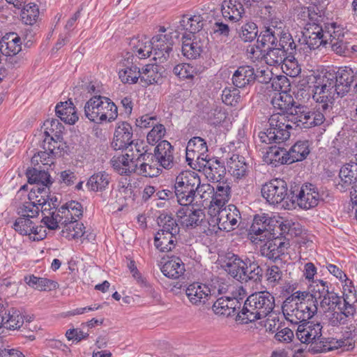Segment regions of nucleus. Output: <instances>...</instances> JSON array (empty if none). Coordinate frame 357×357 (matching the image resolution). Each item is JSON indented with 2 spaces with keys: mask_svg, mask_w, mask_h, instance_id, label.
I'll return each mask as SVG.
<instances>
[{
  "mask_svg": "<svg viewBox=\"0 0 357 357\" xmlns=\"http://www.w3.org/2000/svg\"><path fill=\"white\" fill-rule=\"evenodd\" d=\"M240 1V0L224 1L221 8L223 17L232 20H238L244 13L243 7L245 6V4Z\"/></svg>",
  "mask_w": 357,
  "mask_h": 357,
  "instance_id": "nucleus-37",
  "label": "nucleus"
},
{
  "mask_svg": "<svg viewBox=\"0 0 357 357\" xmlns=\"http://www.w3.org/2000/svg\"><path fill=\"white\" fill-rule=\"evenodd\" d=\"M204 26V18L201 15H184L179 21L177 26L178 31H188V34L195 35L202 29ZM185 34H187L186 33Z\"/></svg>",
  "mask_w": 357,
  "mask_h": 357,
  "instance_id": "nucleus-29",
  "label": "nucleus"
},
{
  "mask_svg": "<svg viewBox=\"0 0 357 357\" xmlns=\"http://www.w3.org/2000/svg\"><path fill=\"white\" fill-rule=\"evenodd\" d=\"M84 116L91 122L101 124L111 123L118 117V107L109 98L100 95L88 100L84 107Z\"/></svg>",
  "mask_w": 357,
  "mask_h": 357,
  "instance_id": "nucleus-3",
  "label": "nucleus"
},
{
  "mask_svg": "<svg viewBox=\"0 0 357 357\" xmlns=\"http://www.w3.org/2000/svg\"><path fill=\"white\" fill-rule=\"evenodd\" d=\"M153 48L164 50V52H171L173 43L168 35L160 34L152 38Z\"/></svg>",
  "mask_w": 357,
  "mask_h": 357,
  "instance_id": "nucleus-60",
  "label": "nucleus"
},
{
  "mask_svg": "<svg viewBox=\"0 0 357 357\" xmlns=\"http://www.w3.org/2000/svg\"><path fill=\"white\" fill-rule=\"evenodd\" d=\"M324 27L318 26L310 27L307 31L308 37L307 47L310 50H316L320 46H325L329 43L332 50L337 54L344 56H350V43L343 40L340 37L341 30L337 27L335 23L325 24Z\"/></svg>",
  "mask_w": 357,
  "mask_h": 357,
  "instance_id": "nucleus-1",
  "label": "nucleus"
},
{
  "mask_svg": "<svg viewBox=\"0 0 357 357\" xmlns=\"http://www.w3.org/2000/svg\"><path fill=\"white\" fill-rule=\"evenodd\" d=\"M199 185V176L192 171L181 172L176 178L174 194L178 203L188 206L195 201V193Z\"/></svg>",
  "mask_w": 357,
  "mask_h": 357,
  "instance_id": "nucleus-7",
  "label": "nucleus"
},
{
  "mask_svg": "<svg viewBox=\"0 0 357 357\" xmlns=\"http://www.w3.org/2000/svg\"><path fill=\"white\" fill-rule=\"evenodd\" d=\"M40 208L38 203L35 204L32 202H26L18 208V214L20 217L26 218H33L38 215Z\"/></svg>",
  "mask_w": 357,
  "mask_h": 357,
  "instance_id": "nucleus-59",
  "label": "nucleus"
},
{
  "mask_svg": "<svg viewBox=\"0 0 357 357\" xmlns=\"http://www.w3.org/2000/svg\"><path fill=\"white\" fill-rule=\"evenodd\" d=\"M204 40L199 35L183 34L182 36V53L190 59L199 57L203 51Z\"/></svg>",
  "mask_w": 357,
  "mask_h": 357,
  "instance_id": "nucleus-18",
  "label": "nucleus"
},
{
  "mask_svg": "<svg viewBox=\"0 0 357 357\" xmlns=\"http://www.w3.org/2000/svg\"><path fill=\"white\" fill-rule=\"evenodd\" d=\"M137 151V162L136 170L134 173L137 175L146 177H154L159 174L160 169L154 165H150L148 162L152 160L153 156L151 153H147L146 151L141 153L138 148H136Z\"/></svg>",
  "mask_w": 357,
  "mask_h": 357,
  "instance_id": "nucleus-21",
  "label": "nucleus"
},
{
  "mask_svg": "<svg viewBox=\"0 0 357 357\" xmlns=\"http://www.w3.org/2000/svg\"><path fill=\"white\" fill-rule=\"evenodd\" d=\"M282 313L286 319L292 324H298L303 322L301 303L284 301L282 306Z\"/></svg>",
  "mask_w": 357,
  "mask_h": 357,
  "instance_id": "nucleus-42",
  "label": "nucleus"
},
{
  "mask_svg": "<svg viewBox=\"0 0 357 357\" xmlns=\"http://www.w3.org/2000/svg\"><path fill=\"white\" fill-rule=\"evenodd\" d=\"M339 97L341 96L337 89L330 90L326 86L317 84L314 86L312 98L324 112L332 109L334 100Z\"/></svg>",
  "mask_w": 357,
  "mask_h": 357,
  "instance_id": "nucleus-19",
  "label": "nucleus"
},
{
  "mask_svg": "<svg viewBox=\"0 0 357 357\" xmlns=\"http://www.w3.org/2000/svg\"><path fill=\"white\" fill-rule=\"evenodd\" d=\"M284 243L280 241H268L260 249L261 255L268 259L275 261L283 254Z\"/></svg>",
  "mask_w": 357,
  "mask_h": 357,
  "instance_id": "nucleus-44",
  "label": "nucleus"
},
{
  "mask_svg": "<svg viewBox=\"0 0 357 357\" xmlns=\"http://www.w3.org/2000/svg\"><path fill=\"white\" fill-rule=\"evenodd\" d=\"M133 130L131 125L126 121L117 123L112 146L115 150L128 149L133 151V146L137 148V144H134L132 139Z\"/></svg>",
  "mask_w": 357,
  "mask_h": 357,
  "instance_id": "nucleus-10",
  "label": "nucleus"
},
{
  "mask_svg": "<svg viewBox=\"0 0 357 357\" xmlns=\"http://www.w3.org/2000/svg\"><path fill=\"white\" fill-rule=\"evenodd\" d=\"M241 218V213L237 207L234 204H229L217 211L215 221L220 230L230 231L237 226Z\"/></svg>",
  "mask_w": 357,
  "mask_h": 357,
  "instance_id": "nucleus-13",
  "label": "nucleus"
},
{
  "mask_svg": "<svg viewBox=\"0 0 357 357\" xmlns=\"http://www.w3.org/2000/svg\"><path fill=\"white\" fill-rule=\"evenodd\" d=\"M185 291L189 302L195 306L205 305L215 295V287L211 288L200 282H193L188 285Z\"/></svg>",
  "mask_w": 357,
  "mask_h": 357,
  "instance_id": "nucleus-11",
  "label": "nucleus"
},
{
  "mask_svg": "<svg viewBox=\"0 0 357 357\" xmlns=\"http://www.w3.org/2000/svg\"><path fill=\"white\" fill-rule=\"evenodd\" d=\"M161 271L167 278L178 279L185 271V264L180 258L172 257L163 264Z\"/></svg>",
  "mask_w": 357,
  "mask_h": 357,
  "instance_id": "nucleus-35",
  "label": "nucleus"
},
{
  "mask_svg": "<svg viewBox=\"0 0 357 357\" xmlns=\"http://www.w3.org/2000/svg\"><path fill=\"white\" fill-rule=\"evenodd\" d=\"M173 151V146L167 140L161 141L155 148V157L165 169H169L174 167Z\"/></svg>",
  "mask_w": 357,
  "mask_h": 357,
  "instance_id": "nucleus-24",
  "label": "nucleus"
},
{
  "mask_svg": "<svg viewBox=\"0 0 357 357\" xmlns=\"http://www.w3.org/2000/svg\"><path fill=\"white\" fill-rule=\"evenodd\" d=\"M311 110L305 106H296L294 112L289 114L290 123L293 125V130L297 128H310L312 127Z\"/></svg>",
  "mask_w": 357,
  "mask_h": 357,
  "instance_id": "nucleus-22",
  "label": "nucleus"
},
{
  "mask_svg": "<svg viewBox=\"0 0 357 357\" xmlns=\"http://www.w3.org/2000/svg\"><path fill=\"white\" fill-rule=\"evenodd\" d=\"M317 8L314 6L302 7L298 14L299 18L304 21H307L305 32L303 33L305 37V44L307 45L308 37L307 36V31L310 27L315 26L324 27V25L321 24L323 22V17L317 11Z\"/></svg>",
  "mask_w": 357,
  "mask_h": 357,
  "instance_id": "nucleus-26",
  "label": "nucleus"
},
{
  "mask_svg": "<svg viewBox=\"0 0 357 357\" xmlns=\"http://www.w3.org/2000/svg\"><path fill=\"white\" fill-rule=\"evenodd\" d=\"M257 43H260L262 47L273 45L278 46L282 50H285L287 54L291 55L296 50V43L291 34L285 30L284 22H279L278 25H273L271 27H266L261 31Z\"/></svg>",
  "mask_w": 357,
  "mask_h": 357,
  "instance_id": "nucleus-5",
  "label": "nucleus"
},
{
  "mask_svg": "<svg viewBox=\"0 0 357 357\" xmlns=\"http://www.w3.org/2000/svg\"><path fill=\"white\" fill-rule=\"evenodd\" d=\"M307 324L310 342H319L320 344L324 343L325 339L322 337V326L321 324L319 323L312 324L310 322H307Z\"/></svg>",
  "mask_w": 357,
  "mask_h": 357,
  "instance_id": "nucleus-64",
  "label": "nucleus"
},
{
  "mask_svg": "<svg viewBox=\"0 0 357 357\" xmlns=\"http://www.w3.org/2000/svg\"><path fill=\"white\" fill-rule=\"evenodd\" d=\"M288 115L276 113L268 119L267 128L259 133V137L263 143H281L290 137L293 125L291 124Z\"/></svg>",
  "mask_w": 357,
  "mask_h": 357,
  "instance_id": "nucleus-4",
  "label": "nucleus"
},
{
  "mask_svg": "<svg viewBox=\"0 0 357 357\" xmlns=\"http://www.w3.org/2000/svg\"><path fill=\"white\" fill-rule=\"evenodd\" d=\"M335 75L337 76V91L342 97L350 90L351 84L354 82V71L351 68L345 67L335 70Z\"/></svg>",
  "mask_w": 357,
  "mask_h": 357,
  "instance_id": "nucleus-30",
  "label": "nucleus"
},
{
  "mask_svg": "<svg viewBox=\"0 0 357 357\" xmlns=\"http://www.w3.org/2000/svg\"><path fill=\"white\" fill-rule=\"evenodd\" d=\"M179 235L158 231L154 237V245L162 252L172 251L178 243Z\"/></svg>",
  "mask_w": 357,
  "mask_h": 357,
  "instance_id": "nucleus-28",
  "label": "nucleus"
},
{
  "mask_svg": "<svg viewBox=\"0 0 357 357\" xmlns=\"http://www.w3.org/2000/svg\"><path fill=\"white\" fill-rule=\"evenodd\" d=\"M49 214L51 215L43 217L42 222H43L48 229L52 230L58 229L59 225L64 227L70 222L75 220L66 203L58 209L56 208L54 212H50Z\"/></svg>",
  "mask_w": 357,
  "mask_h": 357,
  "instance_id": "nucleus-14",
  "label": "nucleus"
},
{
  "mask_svg": "<svg viewBox=\"0 0 357 357\" xmlns=\"http://www.w3.org/2000/svg\"><path fill=\"white\" fill-rule=\"evenodd\" d=\"M21 50V38L16 33H8L0 40V52L3 56L18 54Z\"/></svg>",
  "mask_w": 357,
  "mask_h": 357,
  "instance_id": "nucleus-25",
  "label": "nucleus"
},
{
  "mask_svg": "<svg viewBox=\"0 0 357 357\" xmlns=\"http://www.w3.org/2000/svg\"><path fill=\"white\" fill-rule=\"evenodd\" d=\"M245 266H244V276L241 277L239 281L248 282V280H253L255 282L260 281L263 276V269L254 260L246 257Z\"/></svg>",
  "mask_w": 357,
  "mask_h": 357,
  "instance_id": "nucleus-45",
  "label": "nucleus"
},
{
  "mask_svg": "<svg viewBox=\"0 0 357 357\" xmlns=\"http://www.w3.org/2000/svg\"><path fill=\"white\" fill-rule=\"evenodd\" d=\"M12 228L23 236H29L33 241H39L44 239L46 236V230L42 225L36 224L29 218L19 217L13 222Z\"/></svg>",
  "mask_w": 357,
  "mask_h": 357,
  "instance_id": "nucleus-12",
  "label": "nucleus"
},
{
  "mask_svg": "<svg viewBox=\"0 0 357 357\" xmlns=\"http://www.w3.org/2000/svg\"><path fill=\"white\" fill-rule=\"evenodd\" d=\"M201 156V162L203 163L208 158V146L206 142L200 137H194L189 140L187 144Z\"/></svg>",
  "mask_w": 357,
  "mask_h": 357,
  "instance_id": "nucleus-53",
  "label": "nucleus"
},
{
  "mask_svg": "<svg viewBox=\"0 0 357 357\" xmlns=\"http://www.w3.org/2000/svg\"><path fill=\"white\" fill-rule=\"evenodd\" d=\"M207 177L213 182H219L225 174V168L222 166L219 160L215 158H207L202 163Z\"/></svg>",
  "mask_w": 357,
  "mask_h": 357,
  "instance_id": "nucleus-33",
  "label": "nucleus"
},
{
  "mask_svg": "<svg viewBox=\"0 0 357 357\" xmlns=\"http://www.w3.org/2000/svg\"><path fill=\"white\" fill-rule=\"evenodd\" d=\"M287 151L283 148L272 146L264 156V161L267 164L277 167L280 165L288 164Z\"/></svg>",
  "mask_w": 357,
  "mask_h": 357,
  "instance_id": "nucleus-38",
  "label": "nucleus"
},
{
  "mask_svg": "<svg viewBox=\"0 0 357 357\" xmlns=\"http://www.w3.org/2000/svg\"><path fill=\"white\" fill-rule=\"evenodd\" d=\"M317 303L318 302L308 301L307 303H301V313L304 314L301 316L303 322L307 321L317 314L318 310Z\"/></svg>",
  "mask_w": 357,
  "mask_h": 357,
  "instance_id": "nucleus-63",
  "label": "nucleus"
},
{
  "mask_svg": "<svg viewBox=\"0 0 357 357\" xmlns=\"http://www.w3.org/2000/svg\"><path fill=\"white\" fill-rule=\"evenodd\" d=\"M259 17L269 22V24L266 27H271L278 25L279 22H283L277 17L276 8L270 5L261 7L258 11Z\"/></svg>",
  "mask_w": 357,
  "mask_h": 357,
  "instance_id": "nucleus-54",
  "label": "nucleus"
},
{
  "mask_svg": "<svg viewBox=\"0 0 357 357\" xmlns=\"http://www.w3.org/2000/svg\"><path fill=\"white\" fill-rule=\"evenodd\" d=\"M173 73L182 79H192L195 74V69L188 63H179L176 65Z\"/></svg>",
  "mask_w": 357,
  "mask_h": 357,
  "instance_id": "nucleus-62",
  "label": "nucleus"
},
{
  "mask_svg": "<svg viewBox=\"0 0 357 357\" xmlns=\"http://www.w3.org/2000/svg\"><path fill=\"white\" fill-rule=\"evenodd\" d=\"M50 125L51 128L50 130L54 132V127H56V130L54 134L50 135L48 131L44 132V135L45 136L42 144V147L44 150L47 151L51 154H54V151L56 147H59V144L61 142V137L60 132H61V128H63L62 125L59 122L57 119H52L51 121H47L45 123V126Z\"/></svg>",
  "mask_w": 357,
  "mask_h": 357,
  "instance_id": "nucleus-20",
  "label": "nucleus"
},
{
  "mask_svg": "<svg viewBox=\"0 0 357 357\" xmlns=\"http://www.w3.org/2000/svg\"><path fill=\"white\" fill-rule=\"evenodd\" d=\"M266 53L262 55L265 62L269 66L282 65L285 59L288 58L285 50H282L278 46L269 45Z\"/></svg>",
  "mask_w": 357,
  "mask_h": 357,
  "instance_id": "nucleus-43",
  "label": "nucleus"
},
{
  "mask_svg": "<svg viewBox=\"0 0 357 357\" xmlns=\"http://www.w3.org/2000/svg\"><path fill=\"white\" fill-rule=\"evenodd\" d=\"M213 193L214 187L208 183L201 184V181L199 180V185L196 189L195 193L196 204L201 205L204 207H206L208 205L210 206V202L213 198Z\"/></svg>",
  "mask_w": 357,
  "mask_h": 357,
  "instance_id": "nucleus-46",
  "label": "nucleus"
},
{
  "mask_svg": "<svg viewBox=\"0 0 357 357\" xmlns=\"http://www.w3.org/2000/svg\"><path fill=\"white\" fill-rule=\"evenodd\" d=\"M137 151H128L125 155H114L111 159L114 169L121 175H130L136 170Z\"/></svg>",
  "mask_w": 357,
  "mask_h": 357,
  "instance_id": "nucleus-17",
  "label": "nucleus"
},
{
  "mask_svg": "<svg viewBox=\"0 0 357 357\" xmlns=\"http://www.w3.org/2000/svg\"><path fill=\"white\" fill-rule=\"evenodd\" d=\"M310 289L313 299H316L317 301L318 299L324 298L331 291L328 282L321 280H312L310 284Z\"/></svg>",
  "mask_w": 357,
  "mask_h": 357,
  "instance_id": "nucleus-55",
  "label": "nucleus"
},
{
  "mask_svg": "<svg viewBox=\"0 0 357 357\" xmlns=\"http://www.w3.org/2000/svg\"><path fill=\"white\" fill-rule=\"evenodd\" d=\"M130 50L135 53V56L142 59L149 57L153 52L152 40L146 38L140 40L139 38H133L130 40Z\"/></svg>",
  "mask_w": 357,
  "mask_h": 357,
  "instance_id": "nucleus-32",
  "label": "nucleus"
},
{
  "mask_svg": "<svg viewBox=\"0 0 357 357\" xmlns=\"http://www.w3.org/2000/svg\"><path fill=\"white\" fill-rule=\"evenodd\" d=\"M140 76V69L136 66H126L119 72V79L124 84H135Z\"/></svg>",
  "mask_w": 357,
  "mask_h": 357,
  "instance_id": "nucleus-50",
  "label": "nucleus"
},
{
  "mask_svg": "<svg viewBox=\"0 0 357 357\" xmlns=\"http://www.w3.org/2000/svg\"><path fill=\"white\" fill-rule=\"evenodd\" d=\"M228 171L235 178L241 179L246 176L248 166L244 157L238 154H232L227 160Z\"/></svg>",
  "mask_w": 357,
  "mask_h": 357,
  "instance_id": "nucleus-34",
  "label": "nucleus"
},
{
  "mask_svg": "<svg viewBox=\"0 0 357 357\" xmlns=\"http://www.w3.org/2000/svg\"><path fill=\"white\" fill-rule=\"evenodd\" d=\"M24 281L29 287L39 291L51 290L58 287V283L54 280L36 277L33 275L26 276Z\"/></svg>",
  "mask_w": 357,
  "mask_h": 357,
  "instance_id": "nucleus-47",
  "label": "nucleus"
},
{
  "mask_svg": "<svg viewBox=\"0 0 357 357\" xmlns=\"http://www.w3.org/2000/svg\"><path fill=\"white\" fill-rule=\"evenodd\" d=\"M26 176L29 183H36L45 187H49L52 183L50 175L45 170L36 168L28 169Z\"/></svg>",
  "mask_w": 357,
  "mask_h": 357,
  "instance_id": "nucleus-49",
  "label": "nucleus"
},
{
  "mask_svg": "<svg viewBox=\"0 0 357 357\" xmlns=\"http://www.w3.org/2000/svg\"><path fill=\"white\" fill-rule=\"evenodd\" d=\"M242 298L221 297L216 300L213 305V310L216 314L229 317L238 315L241 304ZM238 319V316H237Z\"/></svg>",
  "mask_w": 357,
  "mask_h": 357,
  "instance_id": "nucleus-16",
  "label": "nucleus"
},
{
  "mask_svg": "<svg viewBox=\"0 0 357 357\" xmlns=\"http://www.w3.org/2000/svg\"><path fill=\"white\" fill-rule=\"evenodd\" d=\"M275 298L268 291L251 294L244 302L238 320L243 323L254 321L267 317L274 309Z\"/></svg>",
  "mask_w": 357,
  "mask_h": 357,
  "instance_id": "nucleus-2",
  "label": "nucleus"
},
{
  "mask_svg": "<svg viewBox=\"0 0 357 357\" xmlns=\"http://www.w3.org/2000/svg\"><path fill=\"white\" fill-rule=\"evenodd\" d=\"M84 225L77 222V220L70 222L68 225L63 227L62 232L66 233V237L69 238H77L83 236Z\"/></svg>",
  "mask_w": 357,
  "mask_h": 357,
  "instance_id": "nucleus-57",
  "label": "nucleus"
},
{
  "mask_svg": "<svg viewBox=\"0 0 357 357\" xmlns=\"http://www.w3.org/2000/svg\"><path fill=\"white\" fill-rule=\"evenodd\" d=\"M55 112L56 116L66 123L72 125L78 120L75 107L70 100L58 103Z\"/></svg>",
  "mask_w": 357,
  "mask_h": 357,
  "instance_id": "nucleus-31",
  "label": "nucleus"
},
{
  "mask_svg": "<svg viewBox=\"0 0 357 357\" xmlns=\"http://www.w3.org/2000/svg\"><path fill=\"white\" fill-rule=\"evenodd\" d=\"M357 185V163L351 161L344 165L339 172V181L335 184L340 192H345Z\"/></svg>",
  "mask_w": 357,
  "mask_h": 357,
  "instance_id": "nucleus-15",
  "label": "nucleus"
},
{
  "mask_svg": "<svg viewBox=\"0 0 357 357\" xmlns=\"http://www.w3.org/2000/svg\"><path fill=\"white\" fill-rule=\"evenodd\" d=\"M256 80L255 70L250 66H242L237 68L232 76V82L238 88L252 84Z\"/></svg>",
  "mask_w": 357,
  "mask_h": 357,
  "instance_id": "nucleus-27",
  "label": "nucleus"
},
{
  "mask_svg": "<svg viewBox=\"0 0 357 357\" xmlns=\"http://www.w3.org/2000/svg\"><path fill=\"white\" fill-rule=\"evenodd\" d=\"M342 298L335 293L333 291H331L328 294L324 296L320 301V305L323 309H325L326 312H330L333 310H336V306L340 305V301Z\"/></svg>",
  "mask_w": 357,
  "mask_h": 357,
  "instance_id": "nucleus-56",
  "label": "nucleus"
},
{
  "mask_svg": "<svg viewBox=\"0 0 357 357\" xmlns=\"http://www.w3.org/2000/svg\"><path fill=\"white\" fill-rule=\"evenodd\" d=\"M245 261L246 258L243 259L237 255L227 252L225 256L224 266L231 277L239 281L241 277L244 276V266L247 264Z\"/></svg>",
  "mask_w": 357,
  "mask_h": 357,
  "instance_id": "nucleus-23",
  "label": "nucleus"
},
{
  "mask_svg": "<svg viewBox=\"0 0 357 357\" xmlns=\"http://www.w3.org/2000/svg\"><path fill=\"white\" fill-rule=\"evenodd\" d=\"M336 77L337 76L335 75L334 70H327L324 73L323 76L319 79V81L317 82V85L326 86V88H328L330 90L337 89Z\"/></svg>",
  "mask_w": 357,
  "mask_h": 357,
  "instance_id": "nucleus-61",
  "label": "nucleus"
},
{
  "mask_svg": "<svg viewBox=\"0 0 357 357\" xmlns=\"http://www.w3.org/2000/svg\"><path fill=\"white\" fill-rule=\"evenodd\" d=\"M3 310H5L3 308ZM0 333H3V328L17 331L19 335L32 341L35 340L34 331L36 326L31 324L30 319L16 308L3 310L1 314Z\"/></svg>",
  "mask_w": 357,
  "mask_h": 357,
  "instance_id": "nucleus-6",
  "label": "nucleus"
},
{
  "mask_svg": "<svg viewBox=\"0 0 357 357\" xmlns=\"http://www.w3.org/2000/svg\"><path fill=\"white\" fill-rule=\"evenodd\" d=\"M290 204L282 207L287 209L295 208L296 204L301 208L310 209L318 204L320 196L317 188L311 183H305L302 186H295L290 190Z\"/></svg>",
  "mask_w": 357,
  "mask_h": 357,
  "instance_id": "nucleus-8",
  "label": "nucleus"
},
{
  "mask_svg": "<svg viewBox=\"0 0 357 357\" xmlns=\"http://www.w3.org/2000/svg\"><path fill=\"white\" fill-rule=\"evenodd\" d=\"M140 79L146 84L150 85L158 83L161 79V75L158 73V66L154 64L146 65L142 70H140Z\"/></svg>",
  "mask_w": 357,
  "mask_h": 357,
  "instance_id": "nucleus-51",
  "label": "nucleus"
},
{
  "mask_svg": "<svg viewBox=\"0 0 357 357\" xmlns=\"http://www.w3.org/2000/svg\"><path fill=\"white\" fill-rule=\"evenodd\" d=\"M111 176L105 172H100L93 174L88 180L86 186L93 192L105 190L111 182Z\"/></svg>",
  "mask_w": 357,
  "mask_h": 357,
  "instance_id": "nucleus-41",
  "label": "nucleus"
},
{
  "mask_svg": "<svg viewBox=\"0 0 357 357\" xmlns=\"http://www.w3.org/2000/svg\"><path fill=\"white\" fill-rule=\"evenodd\" d=\"M271 103L275 109L280 111L278 113L284 114L285 115H289V113L293 112L295 107H294L293 97L287 93H280L275 96L271 100Z\"/></svg>",
  "mask_w": 357,
  "mask_h": 357,
  "instance_id": "nucleus-39",
  "label": "nucleus"
},
{
  "mask_svg": "<svg viewBox=\"0 0 357 357\" xmlns=\"http://www.w3.org/2000/svg\"><path fill=\"white\" fill-rule=\"evenodd\" d=\"M157 221L161 228L160 231L179 235L180 227L172 214L162 213L158 216Z\"/></svg>",
  "mask_w": 357,
  "mask_h": 357,
  "instance_id": "nucleus-48",
  "label": "nucleus"
},
{
  "mask_svg": "<svg viewBox=\"0 0 357 357\" xmlns=\"http://www.w3.org/2000/svg\"><path fill=\"white\" fill-rule=\"evenodd\" d=\"M287 153L288 164L303 160L310 153L308 141H298L287 151Z\"/></svg>",
  "mask_w": 357,
  "mask_h": 357,
  "instance_id": "nucleus-40",
  "label": "nucleus"
},
{
  "mask_svg": "<svg viewBox=\"0 0 357 357\" xmlns=\"http://www.w3.org/2000/svg\"><path fill=\"white\" fill-rule=\"evenodd\" d=\"M39 10L35 3H29L22 9L20 17L22 21L27 25H33L38 17Z\"/></svg>",
  "mask_w": 357,
  "mask_h": 357,
  "instance_id": "nucleus-52",
  "label": "nucleus"
},
{
  "mask_svg": "<svg viewBox=\"0 0 357 357\" xmlns=\"http://www.w3.org/2000/svg\"><path fill=\"white\" fill-rule=\"evenodd\" d=\"M257 33L258 29L256 24L250 22L241 26L239 36L244 42H251L256 38Z\"/></svg>",
  "mask_w": 357,
  "mask_h": 357,
  "instance_id": "nucleus-58",
  "label": "nucleus"
},
{
  "mask_svg": "<svg viewBox=\"0 0 357 357\" xmlns=\"http://www.w3.org/2000/svg\"><path fill=\"white\" fill-rule=\"evenodd\" d=\"M177 217L183 227L187 229H192L196 227L202 222L204 218V214L201 209L190 211L188 214L180 210L177 213Z\"/></svg>",
  "mask_w": 357,
  "mask_h": 357,
  "instance_id": "nucleus-36",
  "label": "nucleus"
},
{
  "mask_svg": "<svg viewBox=\"0 0 357 357\" xmlns=\"http://www.w3.org/2000/svg\"><path fill=\"white\" fill-rule=\"evenodd\" d=\"M262 197L273 205L283 203L284 206L290 204V192H288L287 183L280 178H275L264 184L261 189Z\"/></svg>",
  "mask_w": 357,
  "mask_h": 357,
  "instance_id": "nucleus-9",
  "label": "nucleus"
}]
</instances>
